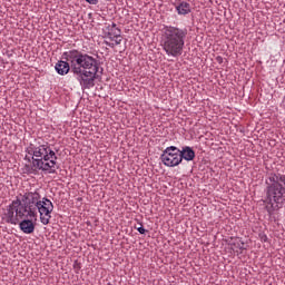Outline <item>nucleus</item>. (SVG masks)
<instances>
[{
    "label": "nucleus",
    "instance_id": "nucleus-1",
    "mask_svg": "<svg viewBox=\"0 0 285 285\" xmlns=\"http://www.w3.org/2000/svg\"><path fill=\"white\" fill-rule=\"evenodd\" d=\"M63 58L66 61L60 60L55 66L58 75H68L71 68V72L77 77L81 88L87 90L95 88V80L99 72V61L97 58L79 50L66 51Z\"/></svg>",
    "mask_w": 285,
    "mask_h": 285
},
{
    "label": "nucleus",
    "instance_id": "nucleus-2",
    "mask_svg": "<svg viewBox=\"0 0 285 285\" xmlns=\"http://www.w3.org/2000/svg\"><path fill=\"white\" fill-rule=\"evenodd\" d=\"M24 161L28 175H38L39 171L55 175L57 173V153L48 142L35 140L26 148Z\"/></svg>",
    "mask_w": 285,
    "mask_h": 285
},
{
    "label": "nucleus",
    "instance_id": "nucleus-3",
    "mask_svg": "<svg viewBox=\"0 0 285 285\" xmlns=\"http://www.w3.org/2000/svg\"><path fill=\"white\" fill-rule=\"evenodd\" d=\"M186 37L188 30L174 26H165L161 29L160 46L167 57H181L184 47L186 46Z\"/></svg>",
    "mask_w": 285,
    "mask_h": 285
},
{
    "label": "nucleus",
    "instance_id": "nucleus-4",
    "mask_svg": "<svg viewBox=\"0 0 285 285\" xmlns=\"http://www.w3.org/2000/svg\"><path fill=\"white\" fill-rule=\"evenodd\" d=\"M265 184L267 186L265 209L268 215H273L277 210V204H282L285 199V176L282 174H269Z\"/></svg>",
    "mask_w": 285,
    "mask_h": 285
},
{
    "label": "nucleus",
    "instance_id": "nucleus-5",
    "mask_svg": "<svg viewBox=\"0 0 285 285\" xmlns=\"http://www.w3.org/2000/svg\"><path fill=\"white\" fill-rule=\"evenodd\" d=\"M41 200V194L38 191H27L20 197H17L8 207L7 210L18 212L19 217H37V206Z\"/></svg>",
    "mask_w": 285,
    "mask_h": 285
},
{
    "label": "nucleus",
    "instance_id": "nucleus-6",
    "mask_svg": "<svg viewBox=\"0 0 285 285\" xmlns=\"http://www.w3.org/2000/svg\"><path fill=\"white\" fill-rule=\"evenodd\" d=\"M2 219L7 224H13V226H17V224H19V228L21 232L24 233V235H32L37 226V216L22 217L19 216L18 212H14L12 209H6Z\"/></svg>",
    "mask_w": 285,
    "mask_h": 285
},
{
    "label": "nucleus",
    "instance_id": "nucleus-7",
    "mask_svg": "<svg viewBox=\"0 0 285 285\" xmlns=\"http://www.w3.org/2000/svg\"><path fill=\"white\" fill-rule=\"evenodd\" d=\"M160 161H163L164 166H167V168L179 166V164H181V149L175 146L167 147L160 155Z\"/></svg>",
    "mask_w": 285,
    "mask_h": 285
},
{
    "label": "nucleus",
    "instance_id": "nucleus-8",
    "mask_svg": "<svg viewBox=\"0 0 285 285\" xmlns=\"http://www.w3.org/2000/svg\"><path fill=\"white\" fill-rule=\"evenodd\" d=\"M40 215V222L43 226H48L50 224V219H52V212L55 210V205L52 202L46 197L40 199L38 206H36V213Z\"/></svg>",
    "mask_w": 285,
    "mask_h": 285
},
{
    "label": "nucleus",
    "instance_id": "nucleus-9",
    "mask_svg": "<svg viewBox=\"0 0 285 285\" xmlns=\"http://www.w3.org/2000/svg\"><path fill=\"white\" fill-rule=\"evenodd\" d=\"M193 161L195 159V150H193L189 146L183 147L180 150V161Z\"/></svg>",
    "mask_w": 285,
    "mask_h": 285
},
{
    "label": "nucleus",
    "instance_id": "nucleus-10",
    "mask_svg": "<svg viewBox=\"0 0 285 285\" xmlns=\"http://www.w3.org/2000/svg\"><path fill=\"white\" fill-rule=\"evenodd\" d=\"M176 12L181 16L190 14L191 9H190V3L186 1H181L178 4H176Z\"/></svg>",
    "mask_w": 285,
    "mask_h": 285
},
{
    "label": "nucleus",
    "instance_id": "nucleus-11",
    "mask_svg": "<svg viewBox=\"0 0 285 285\" xmlns=\"http://www.w3.org/2000/svg\"><path fill=\"white\" fill-rule=\"evenodd\" d=\"M230 246L234 253H242V250H246V245L239 238L232 239Z\"/></svg>",
    "mask_w": 285,
    "mask_h": 285
},
{
    "label": "nucleus",
    "instance_id": "nucleus-12",
    "mask_svg": "<svg viewBox=\"0 0 285 285\" xmlns=\"http://www.w3.org/2000/svg\"><path fill=\"white\" fill-rule=\"evenodd\" d=\"M109 39H112L115 37H121V30L117 28V24L112 23L111 28L108 31Z\"/></svg>",
    "mask_w": 285,
    "mask_h": 285
},
{
    "label": "nucleus",
    "instance_id": "nucleus-13",
    "mask_svg": "<svg viewBox=\"0 0 285 285\" xmlns=\"http://www.w3.org/2000/svg\"><path fill=\"white\" fill-rule=\"evenodd\" d=\"M110 39L114 41L112 43H107V46H110V48H115V46H119L121 43V36H117Z\"/></svg>",
    "mask_w": 285,
    "mask_h": 285
},
{
    "label": "nucleus",
    "instance_id": "nucleus-14",
    "mask_svg": "<svg viewBox=\"0 0 285 285\" xmlns=\"http://www.w3.org/2000/svg\"><path fill=\"white\" fill-rule=\"evenodd\" d=\"M137 230L140 235H146V228H144V226L138 227Z\"/></svg>",
    "mask_w": 285,
    "mask_h": 285
},
{
    "label": "nucleus",
    "instance_id": "nucleus-15",
    "mask_svg": "<svg viewBox=\"0 0 285 285\" xmlns=\"http://www.w3.org/2000/svg\"><path fill=\"white\" fill-rule=\"evenodd\" d=\"M87 3H90L91 6H97L99 3V0H86Z\"/></svg>",
    "mask_w": 285,
    "mask_h": 285
}]
</instances>
